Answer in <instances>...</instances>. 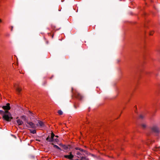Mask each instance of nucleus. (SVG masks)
Listing matches in <instances>:
<instances>
[{"label": "nucleus", "instance_id": "1", "mask_svg": "<svg viewBox=\"0 0 160 160\" xmlns=\"http://www.w3.org/2000/svg\"><path fill=\"white\" fill-rule=\"evenodd\" d=\"M3 114V118L6 121H9L12 119L11 114L8 111H5Z\"/></svg>", "mask_w": 160, "mask_h": 160}, {"label": "nucleus", "instance_id": "2", "mask_svg": "<svg viewBox=\"0 0 160 160\" xmlns=\"http://www.w3.org/2000/svg\"><path fill=\"white\" fill-rule=\"evenodd\" d=\"M75 149L76 150H79V151H77L76 152L77 156L78 158H82L83 157V154L84 150L79 148H76Z\"/></svg>", "mask_w": 160, "mask_h": 160}, {"label": "nucleus", "instance_id": "3", "mask_svg": "<svg viewBox=\"0 0 160 160\" xmlns=\"http://www.w3.org/2000/svg\"><path fill=\"white\" fill-rule=\"evenodd\" d=\"M39 125V127L42 128H45L46 127L45 123L40 121H38V123L36 125V126H38Z\"/></svg>", "mask_w": 160, "mask_h": 160}, {"label": "nucleus", "instance_id": "4", "mask_svg": "<svg viewBox=\"0 0 160 160\" xmlns=\"http://www.w3.org/2000/svg\"><path fill=\"white\" fill-rule=\"evenodd\" d=\"M55 135L53 133H52L51 134V136L50 137L49 136H48L46 138V140L48 141L49 142H52L53 141V138L54 137Z\"/></svg>", "mask_w": 160, "mask_h": 160}, {"label": "nucleus", "instance_id": "5", "mask_svg": "<svg viewBox=\"0 0 160 160\" xmlns=\"http://www.w3.org/2000/svg\"><path fill=\"white\" fill-rule=\"evenodd\" d=\"M151 129L152 132H158L159 130L158 127L156 125H153L151 128Z\"/></svg>", "mask_w": 160, "mask_h": 160}, {"label": "nucleus", "instance_id": "6", "mask_svg": "<svg viewBox=\"0 0 160 160\" xmlns=\"http://www.w3.org/2000/svg\"><path fill=\"white\" fill-rule=\"evenodd\" d=\"M10 105L9 103H7L6 105L2 106V108L3 109L8 111V110H10L11 108Z\"/></svg>", "mask_w": 160, "mask_h": 160}, {"label": "nucleus", "instance_id": "7", "mask_svg": "<svg viewBox=\"0 0 160 160\" xmlns=\"http://www.w3.org/2000/svg\"><path fill=\"white\" fill-rule=\"evenodd\" d=\"M27 123L29 125L30 127V128H37L36 125H35L32 122H27Z\"/></svg>", "mask_w": 160, "mask_h": 160}, {"label": "nucleus", "instance_id": "8", "mask_svg": "<svg viewBox=\"0 0 160 160\" xmlns=\"http://www.w3.org/2000/svg\"><path fill=\"white\" fill-rule=\"evenodd\" d=\"M69 153V155H64V157L66 158L71 159L73 158L74 156L72 154L71 152H70Z\"/></svg>", "mask_w": 160, "mask_h": 160}, {"label": "nucleus", "instance_id": "9", "mask_svg": "<svg viewBox=\"0 0 160 160\" xmlns=\"http://www.w3.org/2000/svg\"><path fill=\"white\" fill-rule=\"evenodd\" d=\"M15 88L18 93H19L21 91V89L19 88L18 86H15Z\"/></svg>", "mask_w": 160, "mask_h": 160}, {"label": "nucleus", "instance_id": "10", "mask_svg": "<svg viewBox=\"0 0 160 160\" xmlns=\"http://www.w3.org/2000/svg\"><path fill=\"white\" fill-rule=\"evenodd\" d=\"M17 122L18 125H22L23 123V122L19 119H18L17 120Z\"/></svg>", "mask_w": 160, "mask_h": 160}, {"label": "nucleus", "instance_id": "11", "mask_svg": "<svg viewBox=\"0 0 160 160\" xmlns=\"http://www.w3.org/2000/svg\"><path fill=\"white\" fill-rule=\"evenodd\" d=\"M52 144L53 145V147L55 148H56L61 150V148H59L58 146L57 145H54L53 143H52Z\"/></svg>", "mask_w": 160, "mask_h": 160}, {"label": "nucleus", "instance_id": "12", "mask_svg": "<svg viewBox=\"0 0 160 160\" xmlns=\"http://www.w3.org/2000/svg\"><path fill=\"white\" fill-rule=\"evenodd\" d=\"M58 114L60 115H61L63 113L62 112L61 110H58Z\"/></svg>", "mask_w": 160, "mask_h": 160}, {"label": "nucleus", "instance_id": "13", "mask_svg": "<svg viewBox=\"0 0 160 160\" xmlns=\"http://www.w3.org/2000/svg\"><path fill=\"white\" fill-rule=\"evenodd\" d=\"M142 126L143 128H145L146 127V125L144 124H142Z\"/></svg>", "mask_w": 160, "mask_h": 160}, {"label": "nucleus", "instance_id": "14", "mask_svg": "<svg viewBox=\"0 0 160 160\" xmlns=\"http://www.w3.org/2000/svg\"><path fill=\"white\" fill-rule=\"evenodd\" d=\"M31 132L33 134H35L36 133V131L35 130H33L31 131Z\"/></svg>", "mask_w": 160, "mask_h": 160}, {"label": "nucleus", "instance_id": "15", "mask_svg": "<svg viewBox=\"0 0 160 160\" xmlns=\"http://www.w3.org/2000/svg\"><path fill=\"white\" fill-rule=\"evenodd\" d=\"M144 117V115H140L139 116V117L141 118H143Z\"/></svg>", "mask_w": 160, "mask_h": 160}, {"label": "nucleus", "instance_id": "16", "mask_svg": "<svg viewBox=\"0 0 160 160\" xmlns=\"http://www.w3.org/2000/svg\"><path fill=\"white\" fill-rule=\"evenodd\" d=\"M4 113V112L2 110H0V114H3Z\"/></svg>", "mask_w": 160, "mask_h": 160}, {"label": "nucleus", "instance_id": "17", "mask_svg": "<svg viewBox=\"0 0 160 160\" xmlns=\"http://www.w3.org/2000/svg\"><path fill=\"white\" fill-rule=\"evenodd\" d=\"M22 119H25V117L24 116H22Z\"/></svg>", "mask_w": 160, "mask_h": 160}, {"label": "nucleus", "instance_id": "18", "mask_svg": "<svg viewBox=\"0 0 160 160\" xmlns=\"http://www.w3.org/2000/svg\"><path fill=\"white\" fill-rule=\"evenodd\" d=\"M29 113H30V114H31V115L32 116V113L31 112H29Z\"/></svg>", "mask_w": 160, "mask_h": 160}, {"label": "nucleus", "instance_id": "19", "mask_svg": "<svg viewBox=\"0 0 160 160\" xmlns=\"http://www.w3.org/2000/svg\"><path fill=\"white\" fill-rule=\"evenodd\" d=\"M2 21V20L0 19V23Z\"/></svg>", "mask_w": 160, "mask_h": 160}, {"label": "nucleus", "instance_id": "20", "mask_svg": "<svg viewBox=\"0 0 160 160\" xmlns=\"http://www.w3.org/2000/svg\"><path fill=\"white\" fill-rule=\"evenodd\" d=\"M57 140H58V139H55V141H56V142H57Z\"/></svg>", "mask_w": 160, "mask_h": 160}, {"label": "nucleus", "instance_id": "21", "mask_svg": "<svg viewBox=\"0 0 160 160\" xmlns=\"http://www.w3.org/2000/svg\"><path fill=\"white\" fill-rule=\"evenodd\" d=\"M152 35V33H150V35Z\"/></svg>", "mask_w": 160, "mask_h": 160}, {"label": "nucleus", "instance_id": "22", "mask_svg": "<svg viewBox=\"0 0 160 160\" xmlns=\"http://www.w3.org/2000/svg\"><path fill=\"white\" fill-rule=\"evenodd\" d=\"M78 96H80V95L79 94V95H78Z\"/></svg>", "mask_w": 160, "mask_h": 160}, {"label": "nucleus", "instance_id": "23", "mask_svg": "<svg viewBox=\"0 0 160 160\" xmlns=\"http://www.w3.org/2000/svg\"><path fill=\"white\" fill-rule=\"evenodd\" d=\"M56 137H58V136H56Z\"/></svg>", "mask_w": 160, "mask_h": 160}]
</instances>
